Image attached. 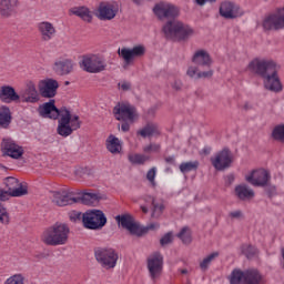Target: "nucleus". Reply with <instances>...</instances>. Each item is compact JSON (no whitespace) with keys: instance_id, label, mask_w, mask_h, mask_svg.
I'll use <instances>...</instances> for the list:
<instances>
[{"instance_id":"obj_1","label":"nucleus","mask_w":284,"mask_h":284,"mask_svg":"<svg viewBox=\"0 0 284 284\" xmlns=\"http://www.w3.org/2000/svg\"><path fill=\"white\" fill-rule=\"evenodd\" d=\"M162 32L168 41L175 42L187 41L194 37V29L176 19L166 21L162 27Z\"/></svg>"},{"instance_id":"obj_2","label":"nucleus","mask_w":284,"mask_h":284,"mask_svg":"<svg viewBox=\"0 0 284 284\" xmlns=\"http://www.w3.org/2000/svg\"><path fill=\"white\" fill-rule=\"evenodd\" d=\"M70 239V226L63 223H55L53 226L47 229L42 234V243L57 247L58 245H65Z\"/></svg>"},{"instance_id":"obj_3","label":"nucleus","mask_w":284,"mask_h":284,"mask_svg":"<svg viewBox=\"0 0 284 284\" xmlns=\"http://www.w3.org/2000/svg\"><path fill=\"white\" fill-rule=\"evenodd\" d=\"M115 221L123 230H128L133 236H145L150 230H159V224H149L148 226L141 225L134 220V216L130 213L121 214L115 216Z\"/></svg>"},{"instance_id":"obj_4","label":"nucleus","mask_w":284,"mask_h":284,"mask_svg":"<svg viewBox=\"0 0 284 284\" xmlns=\"http://www.w3.org/2000/svg\"><path fill=\"white\" fill-rule=\"evenodd\" d=\"M231 284H265V276L257 268L241 271L235 268L230 276Z\"/></svg>"},{"instance_id":"obj_5","label":"nucleus","mask_w":284,"mask_h":284,"mask_svg":"<svg viewBox=\"0 0 284 284\" xmlns=\"http://www.w3.org/2000/svg\"><path fill=\"white\" fill-rule=\"evenodd\" d=\"M248 70L253 74L261 77V79H265L266 77L278 72V70H281V65H278L274 60L255 58L248 63Z\"/></svg>"},{"instance_id":"obj_6","label":"nucleus","mask_w":284,"mask_h":284,"mask_svg":"<svg viewBox=\"0 0 284 284\" xmlns=\"http://www.w3.org/2000/svg\"><path fill=\"white\" fill-rule=\"evenodd\" d=\"M94 258L101 267L105 270H112L116 267V261H119V254L114 248L110 247H95L94 248Z\"/></svg>"},{"instance_id":"obj_7","label":"nucleus","mask_w":284,"mask_h":284,"mask_svg":"<svg viewBox=\"0 0 284 284\" xmlns=\"http://www.w3.org/2000/svg\"><path fill=\"white\" fill-rule=\"evenodd\" d=\"M82 223L87 230H102L108 223V217L101 210H91L83 213Z\"/></svg>"},{"instance_id":"obj_8","label":"nucleus","mask_w":284,"mask_h":284,"mask_svg":"<svg viewBox=\"0 0 284 284\" xmlns=\"http://www.w3.org/2000/svg\"><path fill=\"white\" fill-rule=\"evenodd\" d=\"M80 65L84 72H90V74H99V72H103L108 68L105 60L98 55L83 57Z\"/></svg>"},{"instance_id":"obj_9","label":"nucleus","mask_w":284,"mask_h":284,"mask_svg":"<svg viewBox=\"0 0 284 284\" xmlns=\"http://www.w3.org/2000/svg\"><path fill=\"white\" fill-rule=\"evenodd\" d=\"M3 185L10 196L21 197L28 194V184L21 183L19 179L14 176H8L3 180Z\"/></svg>"},{"instance_id":"obj_10","label":"nucleus","mask_w":284,"mask_h":284,"mask_svg":"<svg viewBox=\"0 0 284 284\" xmlns=\"http://www.w3.org/2000/svg\"><path fill=\"white\" fill-rule=\"evenodd\" d=\"M146 267L151 280L161 278V274H163V255L160 252L150 255L146 261Z\"/></svg>"},{"instance_id":"obj_11","label":"nucleus","mask_w":284,"mask_h":284,"mask_svg":"<svg viewBox=\"0 0 284 284\" xmlns=\"http://www.w3.org/2000/svg\"><path fill=\"white\" fill-rule=\"evenodd\" d=\"M213 168L219 172H223V170H227V168H232V163H234V155L230 149H223L217 152L215 158L211 159Z\"/></svg>"},{"instance_id":"obj_12","label":"nucleus","mask_w":284,"mask_h":284,"mask_svg":"<svg viewBox=\"0 0 284 284\" xmlns=\"http://www.w3.org/2000/svg\"><path fill=\"white\" fill-rule=\"evenodd\" d=\"M119 57H121L124 61L123 68H128L134 59H139L141 57L145 55V45L143 44H138L133 47L132 49L130 48H122L118 50Z\"/></svg>"},{"instance_id":"obj_13","label":"nucleus","mask_w":284,"mask_h":284,"mask_svg":"<svg viewBox=\"0 0 284 284\" xmlns=\"http://www.w3.org/2000/svg\"><path fill=\"white\" fill-rule=\"evenodd\" d=\"M264 30H283L284 28V8L277 9L268 14L263 21Z\"/></svg>"},{"instance_id":"obj_14","label":"nucleus","mask_w":284,"mask_h":284,"mask_svg":"<svg viewBox=\"0 0 284 284\" xmlns=\"http://www.w3.org/2000/svg\"><path fill=\"white\" fill-rule=\"evenodd\" d=\"M113 114L116 121H131L133 123L134 119H136V108L119 103L113 108Z\"/></svg>"},{"instance_id":"obj_15","label":"nucleus","mask_w":284,"mask_h":284,"mask_svg":"<svg viewBox=\"0 0 284 284\" xmlns=\"http://www.w3.org/2000/svg\"><path fill=\"white\" fill-rule=\"evenodd\" d=\"M51 194L53 203L59 205V207H65V205H74V203H77V193L74 192L62 189L60 191H53Z\"/></svg>"},{"instance_id":"obj_16","label":"nucleus","mask_w":284,"mask_h":284,"mask_svg":"<svg viewBox=\"0 0 284 284\" xmlns=\"http://www.w3.org/2000/svg\"><path fill=\"white\" fill-rule=\"evenodd\" d=\"M38 89L43 99H54L57 97V90H59V81L54 79L41 80Z\"/></svg>"},{"instance_id":"obj_17","label":"nucleus","mask_w":284,"mask_h":284,"mask_svg":"<svg viewBox=\"0 0 284 284\" xmlns=\"http://www.w3.org/2000/svg\"><path fill=\"white\" fill-rule=\"evenodd\" d=\"M63 110L68 109L65 106L58 109L57 105H54V100H50L49 102L40 105L38 112L43 119H53L57 121V119H59V116H61L63 113Z\"/></svg>"},{"instance_id":"obj_18","label":"nucleus","mask_w":284,"mask_h":284,"mask_svg":"<svg viewBox=\"0 0 284 284\" xmlns=\"http://www.w3.org/2000/svg\"><path fill=\"white\" fill-rule=\"evenodd\" d=\"M118 12L119 6L115 3L100 2L97 10V17L100 21H112V19L116 17Z\"/></svg>"},{"instance_id":"obj_19","label":"nucleus","mask_w":284,"mask_h":284,"mask_svg":"<svg viewBox=\"0 0 284 284\" xmlns=\"http://www.w3.org/2000/svg\"><path fill=\"white\" fill-rule=\"evenodd\" d=\"M153 12L159 17V19H176L179 17L180 10L174 4H156L153 9Z\"/></svg>"},{"instance_id":"obj_20","label":"nucleus","mask_w":284,"mask_h":284,"mask_svg":"<svg viewBox=\"0 0 284 284\" xmlns=\"http://www.w3.org/2000/svg\"><path fill=\"white\" fill-rule=\"evenodd\" d=\"M270 172L266 170H256L246 176L247 183H251V185H254L255 187H265L270 182Z\"/></svg>"},{"instance_id":"obj_21","label":"nucleus","mask_w":284,"mask_h":284,"mask_svg":"<svg viewBox=\"0 0 284 284\" xmlns=\"http://www.w3.org/2000/svg\"><path fill=\"white\" fill-rule=\"evenodd\" d=\"M220 14L224 19H239V17H243V11H241V7H239V4L225 1L220 6Z\"/></svg>"},{"instance_id":"obj_22","label":"nucleus","mask_w":284,"mask_h":284,"mask_svg":"<svg viewBox=\"0 0 284 284\" xmlns=\"http://www.w3.org/2000/svg\"><path fill=\"white\" fill-rule=\"evenodd\" d=\"M52 70L58 77H68L74 70V62L70 59L55 60Z\"/></svg>"},{"instance_id":"obj_23","label":"nucleus","mask_w":284,"mask_h":284,"mask_svg":"<svg viewBox=\"0 0 284 284\" xmlns=\"http://www.w3.org/2000/svg\"><path fill=\"white\" fill-rule=\"evenodd\" d=\"M1 148L4 154L11 159H21L23 156V146L16 144L13 140L4 139Z\"/></svg>"},{"instance_id":"obj_24","label":"nucleus","mask_w":284,"mask_h":284,"mask_svg":"<svg viewBox=\"0 0 284 284\" xmlns=\"http://www.w3.org/2000/svg\"><path fill=\"white\" fill-rule=\"evenodd\" d=\"M57 132L60 136L64 138L70 136V134L74 132L70 126V110L62 111L60 119L58 121Z\"/></svg>"},{"instance_id":"obj_25","label":"nucleus","mask_w":284,"mask_h":284,"mask_svg":"<svg viewBox=\"0 0 284 284\" xmlns=\"http://www.w3.org/2000/svg\"><path fill=\"white\" fill-rule=\"evenodd\" d=\"M38 32L41 41H52V39L57 37V28L49 21L38 23Z\"/></svg>"},{"instance_id":"obj_26","label":"nucleus","mask_w":284,"mask_h":284,"mask_svg":"<svg viewBox=\"0 0 284 284\" xmlns=\"http://www.w3.org/2000/svg\"><path fill=\"white\" fill-rule=\"evenodd\" d=\"M263 85L265 90H268L270 92H282L283 84L281 83V78H278V71L263 78Z\"/></svg>"},{"instance_id":"obj_27","label":"nucleus","mask_w":284,"mask_h":284,"mask_svg":"<svg viewBox=\"0 0 284 284\" xmlns=\"http://www.w3.org/2000/svg\"><path fill=\"white\" fill-rule=\"evenodd\" d=\"M19 0H1L0 1V16L2 19H10L13 14H17V7Z\"/></svg>"},{"instance_id":"obj_28","label":"nucleus","mask_w":284,"mask_h":284,"mask_svg":"<svg viewBox=\"0 0 284 284\" xmlns=\"http://www.w3.org/2000/svg\"><path fill=\"white\" fill-rule=\"evenodd\" d=\"M19 99H21V97L14 88L10 85H3L0 88V101H2V103H16Z\"/></svg>"},{"instance_id":"obj_29","label":"nucleus","mask_w":284,"mask_h":284,"mask_svg":"<svg viewBox=\"0 0 284 284\" xmlns=\"http://www.w3.org/2000/svg\"><path fill=\"white\" fill-rule=\"evenodd\" d=\"M192 63L197 68H210L212 65V58L205 50L196 51L192 57Z\"/></svg>"},{"instance_id":"obj_30","label":"nucleus","mask_w":284,"mask_h":284,"mask_svg":"<svg viewBox=\"0 0 284 284\" xmlns=\"http://www.w3.org/2000/svg\"><path fill=\"white\" fill-rule=\"evenodd\" d=\"M199 68L200 67L190 65L186 70V77L193 81H199V79H212V77H214L213 70L201 71Z\"/></svg>"},{"instance_id":"obj_31","label":"nucleus","mask_w":284,"mask_h":284,"mask_svg":"<svg viewBox=\"0 0 284 284\" xmlns=\"http://www.w3.org/2000/svg\"><path fill=\"white\" fill-rule=\"evenodd\" d=\"M97 201H101V195L99 193H75V203H83V205H93V203H97Z\"/></svg>"},{"instance_id":"obj_32","label":"nucleus","mask_w":284,"mask_h":284,"mask_svg":"<svg viewBox=\"0 0 284 284\" xmlns=\"http://www.w3.org/2000/svg\"><path fill=\"white\" fill-rule=\"evenodd\" d=\"M235 196H237L240 201H252V199L255 196V193L254 190L246 184H240L235 186Z\"/></svg>"},{"instance_id":"obj_33","label":"nucleus","mask_w":284,"mask_h":284,"mask_svg":"<svg viewBox=\"0 0 284 284\" xmlns=\"http://www.w3.org/2000/svg\"><path fill=\"white\" fill-rule=\"evenodd\" d=\"M22 97L27 103L39 102V92L37 91V87L32 82H29L27 84V88L22 93Z\"/></svg>"},{"instance_id":"obj_34","label":"nucleus","mask_w":284,"mask_h":284,"mask_svg":"<svg viewBox=\"0 0 284 284\" xmlns=\"http://www.w3.org/2000/svg\"><path fill=\"white\" fill-rule=\"evenodd\" d=\"M12 123V112L7 105L0 106V128L8 130Z\"/></svg>"},{"instance_id":"obj_35","label":"nucleus","mask_w":284,"mask_h":284,"mask_svg":"<svg viewBox=\"0 0 284 284\" xmlns=\"http://www.w3.org/2000/svg\"><path fill=\"white\" fill-rule=\"evenodd\" d=\"M70 12L73 13L75 17H80L82 21H87V23L92 22V12H90V9L85 6L74 7L70 10Z\"/></svg>"},{"instance_id":"obj_36","label":"nucleus","mask_w":284,"mask_h":284,"mask_svg":"<svg viewBox=\"0 0 284 284\" xmlns=\"http://www.w3.org/2000/svg\"><path fill=\"white\" fill-rule=\"evenodd\" d=\"M106 150H109L111 154H121V150H123L121 140L113 134L109 135L106 139Z\"/></svg>"},{"instance_id":"obj_37","label":"nucleus","mask_w":284,"mask_h":284,"mask_svg":"<svg viewBox=\"0 0 284 284\" xmlns=\"http://www.w3.org/2000/svg\"><path fill=\"white\" fill-rule=\"evenodd\" d=\"M138 134L143 139H148V136H156V134H159V125L156 123H148L143 129L138 131Z\"/></svg>"},{"instance_id":"obj_38","label":"nucleus","mask_w":284,"mask_h":284,"mask_svg":"<svg viewBox=\"0 0 284 284\" xmlns=\"http://www.w3.org/2000/svg\"><path fill=\"white\" fill-rule=\"evenodd\" d=\"M199 170V161L183 162L180 164V172L187 174V172H194Z\"/></svg>"},{"instance_id":"obj_39","label":"nucleus","mask_w":284,"mask_h":284,"mask_svg":"<svg viewBox=\"0 0 284 284\" xmlns=\"http://www.w3.org/2000/svg\"><path fill=\"white\" fill-rule=\"evenodd\" d=\"M178 239H181L182 243L185 245H190V243H192V234L190 233V229L183 227L178 234Z\"/></svg>"},{"instance_id":"obj_40","label":"nucleus","mask_w":284,"mask_h":284,"mask_svg":"<svg viewBox=\"0 0 284 284\" xmlns=\"http://www.w3.org/2000/svg\"><path fill=\"white\" fill-rule=\"evenodd\" d=\"M272 136L275 141L284 143V124H280L273 129Z\"/></svg>"},{"instance_id":"obj_41","label":"nucleus","mask_w":284,"mask_h":284,"mask_svg":"<svg viewBox=\"0 0 284 284\" xmlns=\"http://www.w3.org/2000/svg\"><path fill=\"white\" fill-rule=\"evenodd\" d=\"M3 284H26V276L21 273H17L7 278Z\"/></svg>"},{"instance_id":"obj_42","label":"nucleus","mask_w":284,"mask_h":284,"mask_svg":"<svg viewBox=\"0 0 284 284\" xmlns=\"http://www.w3.org/2000/svg\"><path fill=\"white\" fill-rule=\"evenodd\" d=\"M151 201L153 205L152 217L159 219V216L163 214V210H165V206L163 204H158L154 197H151Z\"/></svg>"},{"instance_id":"obj_43","label":"nucleus","mask_w":284,"mask_h":284,"mask_svg":"<svg viewBox=\"0 0 284 284\" xmlns=\"http://www.w3.org/2000/svg\"><path fill=\"white\" fill-rule=\"evenodd\" d=\"M214 258H219V252H213L206 257H204L203 261L200 263L201 270H207V267H210V264L212 263V261H214Z\"/></svg>"},{"instance_id":"obj_44","label":"nucleus","mask_w":284,"mask_h":284,"mask_svg":"<svg viewBox=\"0 0 284 284\" xmlns=\"http://www.w3.org/2000/svg\"><path fill=\"white\" fill-rule=\"evenodd\" d=\"M69 125L71 130H73V132L81 128V121L79 120V115L72 116V113H70V111H69Z\"/></svg>"},{"instance_id":"obj_45","label":"nucleus","mask_w":284,"mask_h":284,"mask_svg":"<svg viewBox=\"0 0 284 284\" xmlns=\"http://www.w3.org/2000/svg\"><path fill=\"white\" fill-rule=\"evenodd\" d=\"M0 223H2V225L10 223V214L2 203H0Z\"/></svg>"},{"instance_id":"obj_46","label":"nucleus","mask_w":284,"mask_h":284,"mask_svg":"<svg viewBox=\"0 0 284 284\" xmlns=\"http://www.w3.org/2000/svg\"><path fill=\"white\" fill-rule=\"evenodd\" d=\"M129 161H130V163L143 165V163H145V161H148V156L141 155V154H133V155H129Z\"/></svg>"},{"instance_id":"obj_47","label":"nucleus","mask_w":284,"mask_h":284,"mask_svg":"<svg viewBox=\"0 0 284 284\" xmlns=\"http://www.w3.org/2000/svg\"><path fill=\"white\" fill-rule=\"evenodd\" d=\"M242 252L243 254H245L247 258H252L253 256H256V247L252 245L243 246Z\"/></svg>"},{"instance_id":"obj_48","label":"nucleus","mask_w":284,"mask_h":284,"mask_svg":"<svg viewBox=\"0 0 284 284\" xmlns=\"http://www.w3.org/2000/svg\"><path fill=\"white\" fill-rule=\"evenodd\" d=\"M69 219L72 223H79L80 221H83V214L79 211H71L69 212Z\"/></svg>"},{"instance_id":"obj_49","label":"nucleus","mask_w":284,"mask_h":284,"mask_svg":"<svg viewBox=\"0 0 284 284\" xmlns=\"http://www.w3.org/2000/svg\"><path fill=\"white\" fill-rule=\"evenodd\" d=\"M172 241H174V239L172 237V233L169 232L161 237L160 244L162 245V247H165V245H170Z\"/></svg>"},{"instance_id":"obj_50","label":"nucleus","mask_w":284,"mask_h":284,"mask_svg":"<svg viewBox=\"0 0 284 284\" xmlns=\"http://www.w3.org/2000/svg\"><path fill=\"white\" fill-rule=\"evenodd\" d=\"M146 179L152 185H156V182L154 181V179H156V168H152L148 171Z\"/></svg>"},{"instance_id":"obj_51","label":"nucleus","mask_w":284,"mask_h":284,"mask_svg":"<svg viewBox=\"0 0 284 284\" xmlns=\"http://www.w3.org/2000/svg\"><path fill=\"white\" fill-rule=\"evenodd\" d=\"M143 150L146 152V154H150V152H159V150H161V144L151 143L144 146Z\"/></svg>"},{"instance_id":"obj_52","label":"nucleus","mask_w":284,"mask_h":284,"mask_svg":"<svg viewBox=\"0 0 284 284\" xmlns=\"http://www.w3.org/2000/svg\"><path fill=\"white\" fill-rule=\"evenodd\" d=\"M264 187H265V192L270 199H272V196H276V186H274L272 184H266Z\"/></svg>"},{"instance_id":"obj_53","label":"nucleus","mask_w":284,"mask_h":284,"mask_svg":"<svg viewBox=\"0 0 284 284\" xmlns=\"http://www.w3.org/2000/svg\"><path fill=\"white\" fill-rule=\"evenodd\" d=\"M230 219H243V211L236 210L229 213Z\"/></svg>"},{"instance_id":"obj_54","label":"nucleus","mask_w":284,"mask_h":284,"mask_svg":"<svg viewBox=\"0 0 284 284\" xmlns=\"http://www.w3.org/2000/svg\"><path fill=\"white\" fill-rule=\"evenodd\" d=\"M171 87L175 90V92H180L183 88V82L181 80H174Z\"/></svg>"},{"instance_id":"obj_55","label":"nucleus","mask_w":284,"mask_h":284,"mask_svg":"<svg viewBox=\"0 0 284 284\" xmlns=\"http://www.w3.org/2000/svg\"><path fill=\"white\" fill-rule=\"evenodd\" d=\"M235 179L236 176L234 175V173L227 174L226 176H224L225 185H232Z\"/></svg>"},{"instance_id":"obj_56","label":"nucleus","mask_w":284,"mask_h":284,"mask_svg":"<svg viewBox=\"0 0 284 284\" xmlns=\"http://www.w3.org/2000/svg\"><path fill=\"white\" fill-rule=\"evenodd\" d=\"M10 196V193L7 190L0 189V201H8Z\"/></svg>"},{"instance_id":"obj_57","label":"nucleus","mask_w":284,"mask_h":284,"mask_svg":"<svg viewBox=\"0 0 284 284\" xmlns=\"http://www.w3.org/2000/svg\"><path fill=\"white\" fill-rule=\"evenodd\" d=\"M165 163H168L169 165H174V163H176V158L174 155L166 156Z\"/></svg>"},{"instance_id":"obj_58","label":"nucleus","mask_w":284,"mask_h":284,"mask_svg":"<svg viewBox=\"0 0 284 284\" xmlns=\"http://www.w3.org/2000/svg\"><path fill=\"white\" fill-rule=\"evenodd\" d=\"M211 152H212V148L211 146H204L202 149V151L200 152V154H203L204 156H207V155L211 154Z\"/></svg>"},{"instance_id":"obj_59","label":"nucleus","mask_w":284,"mask_h":284,"mask_svg":"<svg viewBox=\"0 0 284 284\" xmlns=\"http://www.w3.org/2000/svg\"><path fill=\"white\" fill-rule=\"evenodd\" d=\"M121 130H122V132H130V123H128L126 121H124V122L121 124Z\"/></svg>"},{"instance_id":"obj_60","label":"nucleus","mask_w":284,"mask_h":284,"mask_svg":"<svg viewBox=\"0 0 284 284\" xmlns=\"http://www.w3.org/2000/svg\"><path fill=\"white\" fill-rule=\"evenodd\" d=\"M121 88H122V90L128 91V90H130V83L124 82L121 84Z\"/></svg>"},{"instance_id":"obj_61","label":"nucleus","mask_w":284,"mask_h":284,"mask_svg":"<svg viewBox=\"0 0 284 284\" xmlns=\"http://www.w3.org/2000/svg\"><path fill=\"white\" fill-rule=\"evenodd\" d=\"M195 3H197V6H204L207 3V0H195Z\"/></svg>"},{"instance_id":"obj_62","label":"nucleus","mask_w":284,"mask_h":284,"mask_svg":"<svg viewBox=\"0 0 284 284\" xmlns=\"http://www.w3.org/2000/svg\"><path fill=\"white\" fill-rule=\"evenodd\" d=\"M135 6H143V0H132Z\"/></svg>"},{"instance_id":"obj_63","label":"nucleus","mask_w":284,"mask_h":284,"mask_svg":"<svg viewBox=\"0 0 284 284\" xmlns=\"http://www.w3.org/2000/svg\"><path fill=\"white\" fill-rule=\"evenodd\" d=\"M141 210L144 214H148V206H141Z\"/></svg>"},{"instance_id":"obj_64","label":"nucleus","mask_w":284,"mask_h":284,"mask_svg":"<svg viewBox=\"0 0 284 284\" xmlns=\"http://www.w3.org/2000/svg\"><path fill=\"white\" fill-rule=\"evenodd\" d=\"M180 273H181V274H187V268H182V270H180Z\"/></svg>"}]
</instances>
